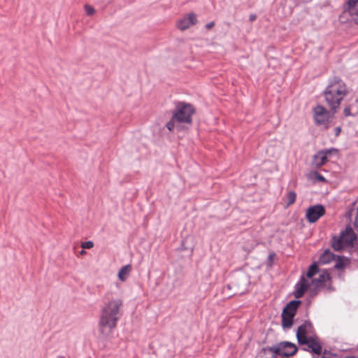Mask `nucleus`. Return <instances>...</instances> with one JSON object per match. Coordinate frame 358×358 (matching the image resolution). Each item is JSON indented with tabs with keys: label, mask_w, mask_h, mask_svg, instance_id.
<instances>
[{
	"label": "nucleus",
	"mask_w": 358,
	"mask_h": 358,
	"mask_svg": "<svg viewBox=\"0 0 358 358\" xmlns=\"http://www.w3.org/2000/svg\"><path fill=\"white\" fill-rule=\"evenodd\" d=\"M348 93L347 85L340 76H334L329 78L328 84L322 92V96L329 110L320 104H317L313 108L315 124L322 125L330 122L334 118L335 114L340 109L342 101Z\"/></svg>",
	"instance_id": "obj_1"
},
{
	"label": "nucleus",
	"mask_w": 358,
	"mask_h": 358,
	"mask_svg": "<svg viewBox=\"0 0 358 358\" xmlns=\"http://www.w3.org/2000/svg\"><path fill=\"white\" fill-rule=\"evenodd\" d=\"M122 306L121 299H115L106 303L101 310V315L99 322V331L104 333L105 328L113 329L117 326V322L119 320V310Z\"/></svg>",
	"instance_id": "obj_2"
},
{
	"label": "nucleus",
	"mask_w": 358,
	"mask_h": 358,
	"mask_svg": "<svg viewBox=\"0 0 358 358\" xmlns=\"http://www.w3.org/2000/svg\"><path fill=\"white\" fill-rule=\"evenodd\" d=\"M302 301L299 299H294L288 302L283 308L281 313V325L282 329H290L294 323V318L296 315Z\"/></svg>",
	"instance_id": "obj_3"
},
{
	"label": "nucleus",
	"mask_w": 358,
	"mask_h": 358,
	"mask_svg": "<svg viewBox=\"0 0 358 358\" xmlns=\"http://www.w3.org/2000/svg\"><path fill=\"white\" fill-rule=\"evenodd\" d=\"M195 113V108L191 103L178 101L176 103L173 115L178 123H192V115Z\"/></svg>",
	"instance_id": "obj_4"
},
{
	"label": "nucleus",
	"mask_w": 358,
	"mask_h": 358,
	"mask_svg": "<svg viewBox=\"0 0 358 358\" xmlns=\"http://www.w3.org/2000/svg\"><path fill=\"white\" fill-rule=\"evenodd\" d=\"M357 236L350 225H347L345 230L340 233V236H334L331 240V247L335 251H341L343 249V242L348 245H352L357 241Z\"/></svg>",
	"instance_id": "obj_5"
},
{
	"label": "nucleus",
	"mask_w": 358,
	"mask_h": 358,
	"mask_svg": "<svg viewBox=\"0 0 358 358\" xmlns=\"http://www.w3.org/2000/svg\"><path fill=\"white\" fill-rule=\"evenodd\" d=\"M250 284V275L245 272H238L232 275L231 281L227 286L229 289H234V294L241 295L247 291Z\"/></svg>",
	"instance_id": "obj_6"
},
{
	"label": "nucleus",
	"mask_w": 358,
	"mask_h": 358,
	"mask_svg": "<svg viewBox=\"0 0 358 358\" xmlns=\"http://www.w3.org/2000/svg\"><path fill=\"white\" fill-rule=\"evenodd\" d=\"M272 351L271 355L280 356L282 358H289L298 352V347L290 341H281L273 345L269 349Z\"/></svg>",
	"instance_id": "obj_7"
},
{
	"label": "nucleus",
	"mask_w": 358,
	"mask_h": 358,
	"mask_svg": "<svg viewBox=\"0 0 358 358\" xmlns=\"http://www.w3.org/2000/svg\"><path fill=\"white\" fill-rule=\"evenodd\" d=\"M314 331V327L310 320H306L301 325H300L296 332V337L298 343L300 345H304L306 340L308 338L307 336L308 333H312Z\"/></svg>",
	"instance_id": "obj_8"
},
{
	"label": "nucleus",
	"mask_w": 358,
	"mask_h": 358,
	"mask_svg": "<svg viewBox=\"0 0 358 358\" xmlns=\"http://www.w3.org/2000/svg\"><path fill=\"white\" fill-rule=\"evenodd\" d=\"M326 213L325 208L322 204L310 206L306 213V218L309 223L316 222Z\"/></svg>",
	"instance_id": "obj_9"
},
{
	"label": "nucleus",
	"mask_w": 358,
	"mask_h": 358,
	"mask_svg": "<svg viewBox=\"0 0 358 358\" xmlns=\"http://www.w3.org/2000/svg\"><path fill=\"white\" fill-rule=\"evenodd\" d=\"M310 287V284L308 281L305 278L304 275H302L300 277L299 280L296 283L294 286V290L293 292V295L296 299L301 298L306 292H307Z\"/></svg>",
	"instance_id": "obj_10"
},
{
	"label": "nucleus",
	"mask_w": 358,
	"mask_h": 358,
	"mask_svg": "<svg viewBox=\"0 0 358 358\" xmlns=\"http://www.w3.org/2000/svg\"><path fill=\"white\" fill-rule=\"evenodd\" d=\"M305 341V345L308 346V348H303V350L310 352L317 355H322V344L317 341V338L309 336L308 338Z\"/></svg>",
	"instance_id": "obj_11"
},
{
	"label": "nucleus",
	"mask_w": 358,
	"mask_h": 358,
	"mask_svg": "<svg viewBox=\"0 0 358 358\" xmlns=\"http://www.w3.org/2000/svg\"><path fill=\"white\" fill-rule=\"evenodd\" d=\"M197 23L196 15L194 13H190L185 15L182 19L178 22V28L181 31H185L189 28L192 25Z\"/></svg>",
	"instance_id": "obj_12"
},
{
	"label": "nucleus",
	"mask_w": 358,
	"mask_h": 358,
	"mask_svg": "<svg viewBox=\"0 0 358 358\" xmlns=\"http://www.w3.org/2000/svg\"><path fill=\"white\" fill-rule=\"evenodd\" d=\"M330 280L331 275L329 271L327 269H323L318 278H312L311 282L314 286L320 288L321 287H324L325 282L330 281Z\"/></svg>",
	"instance_id": "obj_13"
},
{
	"label": "nucleus",
	"mask_w": 358,
	"mask_h": 358,
	"mask_svg": "<svg viewBox=\"0 0 358 358\" xmlns=\"http://www.w3.org/2000/svg\"><path fill=\"white\" fill-rule=\"evenodd\" d=\"M336 255L329 249H326L320 255L317 262L321 265L327 264L336 259Z\"/></svg>",
	"instance_id": "obj_14"
},
{
	"label": "nucleus",
	"mask_w": 358,
	"mask_h": 358,
	"mask_svg": "<svg viewBox=\"0 0 358 358\" xmlns=\"http://www.w3.org/2000/svg\"><path fill=\"white\" fill-rule=\"evenodd\" d=\"M336 264L334 266V269L336 270H344L345 268L350 263V259L348 257L336 255Z\"/></svg>",
	"instance_id": "obj_15"
},
{
	"label": "nucleus",
	"mask_w": 358,
	"mask_h": 358,
	"mask_svg": "<svg viewBox=\"0 0 358 358\" xmlns=\"http://www.w3.org/2000/svg\"><path fill=\"white\" fill-rule=\"evenodd\" d=\"M328 162V159L324 155L320 154V150L313 155L312 159V165L316 168L319 169L324 164H325Z\"/></svg>",
	"instance_id": "obj_16"
},
{
	"label": "nucleus",
	"mask_w": 358,
	"mask_h": 358,
	"mask_svg": "<svg viewBox=\"0 0 358 358\" xmlns=\"http://www.w3.org/2000/svg\"><path fill=\"white\" fill-rule=\"evenodd\" d=\"M131 271V266L130 264H127L123 266L118 272V278L120 280L124 282L127 278L130 272Z\"/></svg>",
	"instance_id": "obj_17"
},
{
	"label": "nucleus",
	"mask_w": 358,
	"mask_h": 358,
	"mask_svg": "<svg viewBox=\"0 0 358 358\" xmlns=\"http://www.w3.org/2000/svg\"><path fill=\"white\" fill-rule=\"evenodd\" d=\"M348 10L352 16H358V0H348Z\"/></svg>",
	"instance_id": "obj_18"
},
{
	"label": "nucleus",
	"mask_w": 358,
	"mask_h": 358,
	"mask_svg": "<svg viewBox=\"0 0 358 358\" xmlns=\"http://www.w3.org/2000/svg\"><path fill=\"white\" fill-rule=\"evenodd\" d=\"M319 264H320L317 262H314L309 266L306 272V277L308 278L312 279L313 276L320 271Z\"/></svg>",
	"instance_id": "obj_19"
},
{
	"label": "nucleus",
	"mask_w": 358,
	"mask_h": 358,
	"mask_svg": "<svg viewBox=\"0 0 358 358\" xmlns=\"http://www.w3.org/2000/svg\"><path fill=\"white\" fill-rule=\"evenodd\" d=\"M308 177L313 181L327 182V179L317 171H312L310 172Z\"/></svg>",
	"instance_id": "obj_20"
},
{
	"label": "nucleus",
	"mask_w": 358,
	"mask_h": 358,
	"mask_svg": "<svg viewBox=\"0 0 358 358\" xmlns=\"http://www.w3.org/2000/svg\"><path fill=\"white\" fill-rule=\"evenodd\" d=\"M338 152V150L335 148H331L329 149H323L320 150V154L324 155L328 159V157H331L333 155H336Z\"/></svg>",
	"instance_id": "obj_21"
},
{
	"label": "nucleus",
	"mask_w": 358,
	"mask_h": 358,
	"mask_svg": "<svg viewBox=\"0 0 358 358\" xmlns=\"http://www.w3.org/2000/svg\"><path fill=\"white\" fill-rule=\"evenodd\" d=\"M286 198H287V204L288 206H290L296 201V194L294 191L291 190L287 192V194L286 195Z\"/></svg>",
	"instance_id": "obj_22"
},
{
	"label": "nucleus",
	"mask_w": 358,
	"mask_h": 358,
	"mask_svg": "<svg viewBox=\"0 0 358 358\" xmlns=\"http://www.w3.org/2000/svg\"><path fill=\"white\" fill-rule=\"evenodd\" d=\"M176 118H173V115L171 117L170 120L166 124V127L169 131H173L175 127V122Z\"/></svg>",
	"instance_id": "obj_23"
},
{
	"label": "nucleus",
	"mask_w": 358,
	"mask_h": 358,
	"mask_svg": "<svg viewBox=\"0 0 358 358\" xmlns=\"http://www.w3.org/2000/svg\"><path fill=\"white\" fill-rule=\"evenodd\" d=\"M85 11L87 15H92L95 13L94 8L88 4L85 5Z\"/></svg>",
	"instance_id": "obj_24"
},
{
	"label": "nucleus",
	"mask_w": 358,
	"mask_h": 358,
	"mask_svg": "<svg viewBox=\"0 0 358 358\" xmlns=\"http://www.w3.org/2000/svg\"><path fill=\"white\" fill-rule=\"evenodd\" d=\"M345 117L355 116V114L351 113V105L346 106L343 110Z\"/></svg>",
	"instance_id": "obj_25"
},
{
	"label": "nucleus",
	"mask_w": 358,
	"mask_h": 358,
	"mask_svg": "<svg viewBox=\"0 0 358 358\" xmlns=\"http://www.w3.org/2000/svg\"><path fill=\"white\" fill-rule=\"evenodd\" d=\"M94 246V243L91 241L83 242L81 248L83 249H91Z\"/></svg>",
	"instance_id": "obj_26"
},
{
	"label": "nucleus",
	"mask_w": 358,
	"mask_h": 358,
	"mask_svg": "<svg viewBox=\"0 0 358 358\" xmlns=\"http://www.w3.org/2000/svg\"><path fill=\"white\" fill-rule=\"evenodd\" d=\"M319 287H317L315 286V287L313 288H310L309 290H310V296L313 298L315 297V296H317L319 293Z\"/></svg>",
	"instance_id": "obj_27"
},
{
	"label": "nucleus",
	"mask_w": 358,
	"mask_h": 358,
	"mask_svg": "<svg viewBox=\"0 0 358 358\" xmlns=\"http://www.w3.org/2000/svg\"><path fill=\"white\" fill-rule=\"evenodd\" d=\"M275 257V252H271L269 255H268V257L267 258V262L268 264L271 266L272 264H273V259L274 257Z\"/></svg>",
	"instance_id": "obj_28"
},
{
	"label": "nucleus",
	"mask_w": 358,
	"mask_h": 358,
	"mask_svg": "<svg viewBox=\"0 0 358 358\" xmlns=\"http://www.w3.org/2000/svg\"><path fill=\"white\" fill-rule=\"evenodd\" d=\"M321 358H343L338 354L336 353H329V357H321Z\"/></svg>",
	"instance_id": "obj_29"
},
{
	"label": "nucleus",
	"mask_w": 358,
	"mask_h": 358,
	"mask_svg": "<svg viewBox=\"0 0 358 358\" xmlns=\"http://www.w3.org/2000/svg\"><path fill=\"white\" fill-rule=\"evenodd\" d=\"M290 1L292 3V4L294 7H296V6H299L301 3L302 0H290Z\"/></svg>",
	"instance_id": "obj_30"
},
{
	"label": "nucleus",
	"mask_w": 358,
	"mask_h": 358,
	"mask_svg": "<svg viewBox=\"0 0 358 358\" xmlns=\"http://www.w3.org/2000/svg\"><path fill=\"white\" fill-rule=\"evenodd\" d=\"M341 127H336L335 129H334V131H335V136L337 137L340 135L341 132Z\"/></svg>",
	"instance_id": "obj_31"
},
{
	"label": "nucleus",
	"mask_w": 358,
	"mask_h": 358,
	"mask_svg": "<svg viewBox=\"0 0 358 358\" xmlns=\"http://www.w3.org/2000/svg\"><path fill=\"white\" fill-rule=\"evenodd\" d=\"M215 26V22L213 21L210 22L206 24V28L207 29H210Z\"/></svg>",
	"instance_id": "obj_32"
},
{
	"label": "nucleus",
	"mask_w": 358,
	"mask_h": 358,
	"mask_svg": "<svg viewBox=\"0 0 358 358\" xmlns=\"http://www.w3.org/2000/svg\"><path fill=\"white\" fill-rule=\"evenodd\" d=\"M329 282V284L327 286H324L327 287V289L329 291H333L334 289L332 287V282H331V279L330 280V281H328Z\"/></svg>",
	"instance_id": "obj_33"
},
{
	"label": "nucleus",
	"mask_w": 358,
	"mask_h": 358,
	"mask_svg": "<svg viewBox=\"0 0 358 358\" xmlns=\"http://www.w3.org/2000/svg\"><path fill=\"white\" fill-rule=\"evenodd\" d=\"M256 19H257V15H256V14H251V15L249 16V20H250V22H253V21H255Z\"/></svg>",
	"instance_id": "obj_34"
},
{
	"label": "nucleus",
	"mask_w": 358,
	"mask_h": 358,
	"mask_svg": "<svg viewBox=\"0 0 358 358\" xmlns=\"http://www.w3.org/2000/svg\"><path fill=\"white\" fill-rule=\"evenodd\" d=\"M329 353H331V352L325 349L322 352V357H329Z\"/></svg>",
	"instance_id": "obj_35"
},
{
	"label": "nucleus",
	"mask_w": 358,
	"mask_h": 358,
	"mask_svg": "<svg viewBox=\"0 0 358 358\" xmlns=\"http://www.w3.org/2000/svg\"><path fill=\"white\" fill-rule=\"evenodd\" d=\"M343 358H358V356L356 357V356H348V357H345Z\"/></svg>",
	"instance_id": "obj_36"
},
{
	"label": "nucleus",
	"mask_w": 358,
	"mask_h": 358,
	"mask_svg": "<svg viewBox=\"0 0 358 358\" xmlns=\"http://www.w3.org/2000/svg\"><path fill=\"white\" fill-rule=\"evenodd\" d=\"M185 246H183V243H182V247L180 248L181 250H185Z\"/></svg>",
	"instance_id": "obj_37"
},
{
	"label": "nucleus",
	"mask_w": 358,
	"mask_h": 358,
	"mask_svg": "<svg viewBox=\"0 0 358 358\" xmlns=\"http://www.w3.org/2000/svg\"><path fill=\"white\" fill-rule=\"evenodd\" d=\"M80 253L83 255V254H85V253H86V252H85L84 250H81V252H80Z\"/></svg>",
	"instance_id": "obj_38"
},
{
	"label": "nucleus",
	"mask_w": 358,
	"mask_h": 358,
	"mask_svg": "<svg viewBox=\"0 0 358 358\" xmlns=\"http://www.w3.org/2000/svg\"><path fill=\"white\" fill-rule=\"evenodd\" d=\"M311 303V301L310 300H308V302H307V304L308 305H310Z\"/></svg>",
	"instance_id": "obj_39"
},
{
	"label": "nucleus",
	"mask_w": 358,
	"mask_h": 358,
	"mask_svg": "<svg viewBox=\"0 0 358 358\" xmlns=\"http://www.w3.org/2000/svg\"><path fill=\"white\" fill-rule=\"evenodd\" d=\"M270 358H277L276 357H275V355H271V357Z\"/></svg>",
	"instance_id": "obj_40"
},
{
	"label": "nucleus",
	"mask_w": 358,
	"mask_h": 358,
	"mask_svg": "<svg viewBox=\"0 0 358 358\" xmlns=\"http://www.w3.org/2000/svg\"><path fill=\"white\" fill-rule=\"evenodd\" d=\"M355 102L358 103V99L355 100Z\"/></svg>",
	"instance_id": "obj_41"
},
{
	"label": "nucleus",
	"mask_w": 358,
	"mask_h": 358,
	"mask_svg": "<svg viewBox=\"0 0 358 358\" xmlns=\"http://www.w3.org/2000/svg\"><path fill=\"white\" fill-rule=\"evenodd\" d=\"M313 358H314V357H313Z\"/></svg>",
	"instance_id": "obj_42"
}]
</instances>
